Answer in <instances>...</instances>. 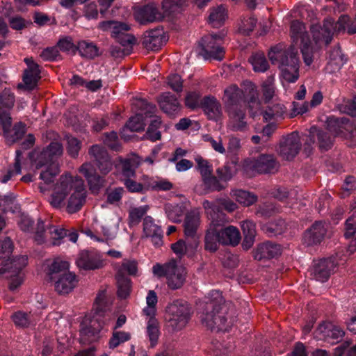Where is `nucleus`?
Instances as JSON below:
<instances>
[{"label": "nucleus", "instance_id": "25", "mask_svg": "<svg viewBox=\"0 0 356 356\" xmlns=\"http://www.w3.org/2000/svg\"><path fill=\"white\" fill-rule=\"evenodd\" d=\"M228 115L227 128L233 131H244L248 128L245 107L225 110Z\"/></svg>", "mask_w": 356, "mask_h": 356}, {"label": "nucleus", "instance_id": "55", "mask_svg": "<svg viewBox=\"0 0 356 356\" xmlns=\"http://www.w3.org/2000/svg\"><path fill=\"white\" fill-rule=\"evenodd\" d=\"M108 308V301L106 297V290H100L95 300L93 309L97 314H102Z\"/></svg>", "mask_w": 356, "mask_h": 356}, {"label": "nucleus", "instance_id": "43", "mask_svg": "<svg viewBox=\"0 0 356 356\" xmlns=\"http://www.w3.org/2000/svg\"><path fill=\"white\" fill-rule=\"evenodd\" d=\"M299 60H292L291 65H284L283 67L280 68L282 72V76L284 81L288 83H294L299 78Z\"/></svg>", "mask_w": 356, "mask_h": 356}, {"label": "nucleus", "instance_id": "58", "mask_svg": "<svg viewBox=\"0 0 356 356\" xmlns=\"http://www.w3.org/2000/svg\"><path fill=\"white\" fill-rule=\"evenodd\" d=\"M125 191L122 187H116L106 191V202L110 204L118 205L122 198Z\"/></svg>", "mask_w": 356, "mask_h": 356}, {"label": "nucleus", "instance_id": "49", "mask_svg": "<svg viewBox=\"0 0 356 356\" xmlns=\"http://www.w3.org/2000/svg\"><path fill=\"white\" fill-rule=\"evenodd\" d=\"M69 263L60 259H55L49 266V275L51 281L58 279L60 274L69 272Z\"/></svg>", "mask_w": 356, "mask_h": 356}, {"label": "nucleus", "instance_id": "34", "mask_svg": "<svg viewBox=\"0 0 356 356\" xmlns=\"http://www.w3.org/2000/svg\"><path fill=\"white\" fill-rule=\"evenodd\" d=\"M220 243L222 245H237L241 239L238 229L233 225H229L218 230Z\"/></svg>", "mask_w": 356, "mask_h": 356}, {"label": "nucleus", "instance_id": "42", "mask_svg": "<svg viewBox=\"0 0 356 356\" xmlns=\"http://www.w3.org/2000/svg\"><path fill=\"white\" fill-rule=\"evenodd\" d=\"M286 113V107L280 103L272 104L266 106L262 112V115L266 121L277 120L282 118Z\"/></svg>", "mask_w": 356, "mask_h": 356}, {"label": "nucleus", "instance_id": "44", "mask_svg": "<svg viewBox=\"0 0 356 356\" xmlns=\"http://www.w3.org/2000/svg\"><path fill=\"white\" fill-rule=\"evenodd\" d=\"M227 11L222 5L211 9L209 16V22L214 28L222 26L227 18Z\"/></svg>", "mask_w": 356, "mask_h": 356}, {"label": "nucleus", "instance_id": "4", "mask_svg": "<svg viewBox=\"0 0 356 356\" xmlns=\"http://www.w3.org/2000/svg\"><path fill=\"white\" fill-rule=\"evenodd\" d=\"M168 326L172 331H179L186 327L191 318V307L183 300H175L166 307Z\"/></svg>", "mask_w": 356, "mask_h": 356}, {"label": "nucleus", "instance_id": "19", "mask_svg": "<svg viewBox=\"0 0 356 356\" xmlns=\"http://www.w3.org/2000/svg\"><path fill=\"white\" fill-rule=\"evenodd\" d=\"M302 143L297 133L293 132L280 142L279 153L286 160L293 159L301 149Z\"/></svg>", "mask_w": 356, "mask_h": 356}, {"label": "nucleus", "instance_id": "46", "mask_svg": "<svg viewBox=\"0 0 356 356\" xmlns=\"http://www.w3.org/2000/svg\"><path fill=\"white\" fill-rule=\"evenodd\" d=\"M138 272V262L134 259H124L120 266L117 268L115 275L118 277H127L126 274L135 276Z\"/></svg>", "mask_w": 356, "mask_h": 356}, {"label": "nucleus", "instance_id": "9", "mask_svg": "<svg viewBox=\"0 0 356 356\" xmlns=\"http://www.w3.org/2000/svg\"><path fill=\"white\" fill-rule=\"evenodd\" d=\"M73 193L70 195L66 207L69 213L79 211L86 202L87 192L83 180L79 177H72Z\"/></svg>", "mask_w": 356, "mask_h": 356}, {"label": "nucleus", "instance_id": "48", "mask_svg": "<svg viewBox=\"0 0 356 356\" xmlns=\"http://www.w3.org/2000/svg\"><path fill=\"white\" fill-rule=\"evenodd\" d=\"M232 195L238 203L244 207L251 206L258 200L257 195L243 190L233 191Z\"/></svg>", "mask_w": 356, "mask_h": 356}, {"label": "nucleus", "instance_id": "27", "mask_svg": "<svg viewBox=\"0 0 356 356\" xmlns=\"http://www.w3.org/2000/svg\"><path fill=\"white\" fill-rule=\"evenodd\" d=\"M27 68L24 70L23 81L29 90H33L40 79V70L32 57L24 58Z\"/></svg>", "mask_w": 356, "mask_h": 356}, {"label": "nucleus", "instance_id": "61", "mask_svg": "<svg viewBox=\"0 0 356 356\" xmlns=\"http://www.w3.org/2000/svg\"><path fill=\"white\" fill-rule=\"evenodd\" d=\"M195 161L197 163V170L200 173L201 179L213 174V166L207 160L197 156Z\"/></svg>", "mask_w": 356, "mask_h": 356}, {"label": "nucleus", "instance_id": "60", "mask_svg": "<svg viewBox=\"0 0 356 356\" xmlns=\"http://www.w3.org/2000/svg\"><path fill=\"white\" fill-rule=\"evenodd\" d=\"M130 339L131 334L129 332L114 330L109 340V348L113 349L121 343L129 341Z\"/></svg>", "mask_w": 356, "mask_h": 356}, {"label": "nucleus", "instance_id": "32", "mask_svg": "<svg viewBox=\"0 0 356 356\" xmlns=\"http://www.w3.org/2000/svg\"><path fill=\"white\" fill-rule=\"evenodd\" d=\"M164 38L162 29L149 30L145 33L142 44L147 50L156 51L163 44Z\"/></svg>", "mask_w": 356, "mask_h": 356}, {"label": "nucleus", "instance_id": "6", "mask_svg": "<svg viewBox=\"0 0 356 356\" xmlns=\"http://www.w3.org/2000/svg\"><path fill=\"white\" fill-rule=\"evenodd\" d=\"M67 230L58 226L44 225V222L38 220L34 232V240L38 244L49 242L53 245H59L61 241L67 236Z\"/></svg>", "mask_w": 356, "mask_h": 356}, {"label": "nucleus", "instance_id": "5", "mask_svg": "<svg viewBox=\"0 0 356 356\" xmlns=\"http://www.w3.org/2000/svg\"><path fill=\"white\" fill-rule=\"evenodd\" d=\"M97 29L102 31H109L111 36L122 47H131L136 43V38L129 33V24L116 20H107L99 22Z\"/></svg>", "mask_w": 356, "mask_h": 356}, {"label": "nucleus", "instance_id": "45", "mask_svg": "<svg viewBox=\"0 0 356 356\" xmlns=\"http://www.w3.org/2000/svg\"><path fill=\"white\" fill-rule=\"evenodd\" d=\"M76 49L84 58L92 59L99 56L98 47L92 42L81 40L77 43Z\"/></svg>", "mask_w": 356, "mask_h": 356}, {"label": "nucleus", "instance_id": "29", "mask_svg": "<svg viewBox=\"0 0 356 356\" xmlns=\"http://www.w3.org/2000/svg\"><path fill=\"white\" fill-rule=\"evenodd\" d=\"M143 235L146 238H150L152 243L156 247L161 246L163 243L161 228L154 223L150 216H146L143 220Z\"/></svg>", "mask_w": 356, "mask_h": 356}, {"label": "nucleus", "instance_id": "51", "mask_svg": "<svg viewBox=\"0 0 356 356\" xmlns=\"http://www.w3.org/2000/svg\"><path fill=\"white\" fill-rule=\"evenodd\" d=\"M168 218L173 222H180L184 213V207L179 204H168L165 206Z\"/></svg>", "mask_w": 356, "mask_h": 356}, {"label": "nucleus", "instance_id": "36", "mask_svg": "<svg viewBox=\"0 0 356 356\" xmlns=\"http://www.w3.org/2000/svg\"><path fill=\"white\" fill-rule=\"evenodd\" d=\"M334 124L337 127V130H334L336 134H343L345 137L351 140V145H356V127L346 118H341L339 122V119L334 120Z\"/></svg>", "mask_w": 356, "mask_h": 356}, {"label": "nucleus", "instance_id": "12", "mask_svg": "<svg viewBox=\"0 0 356 356\" xmlns=\"http://www.w3.org/2000/svg\"><path fill=\"white\" fill-rule=\"evenodd\" d=\"M72 176L62 175L55 186L54 193L49 202L56 209H60L64 205L67 195L72 190Z\"/></svg>", "mask_w": 356, "mask_h": 356}, {"label": "nucleus", "instance_id": "21", "mask_svg": "<svg viewBox=\"0 0 356 356\" xmlns=\"http://www.w3.org/2000/svg\"><path fill=\"white\" fill-rule=\"evenodd\" d=\"M76 264L79 268L85 270L99 269L104 265V260L99 253L88 250H83L79 253Z\"/></svg>", "mask_w": 356, "mask_h": 356}, {"label": "nucleus", "instance_id": "23", "mask_svg": "<svg viewBox=\"0 0 356 356\" xmlns=\"http://www.w3.org/2000/svg\"><path fill=\"white\" fill-rule=\"evenodd\" d=\"M63 145L59 142H51L45 149H44L34 161V165L36 169H40L43 166L53 162L55 156H60L63 153Z\"/></svg>", "mask_w": 356, "mask_h": 356}, {"label": "nucleus", "instance_id": "62", "mask_svg": "<svg viewBox=\"0 0 356 356\" xmlns=\"http://www.w3.org/2000/svg\"><path fill=\"white\" fill-rule=\"evenodd\" d=\"M147 332L149 341H151V346H154L156 343L159 336V325L155 318H152L149 320L147 326Z\"/></svg>", "mask_w": 356, "mask_h": 356}, {"label": "nucleus", "instance_id": "54", "mask_svg": "<svg viewBox=\"0 0 356 356\" xmlns=\"http://www.w3.org/2000/svg\"><path fill=\"white\" fill-rule=\"evenodd\" d=\"M249 60L255 72H264L269 67L268 63L263 53H256Z\"/></svg>", "mask_w": 356, "mask_h": 356}, {"label": "nucleus", "instance_id": "8", "mask_svg": "<svg viewBox=\"0 0 356 356\" xmlns=\"http://www.w3.org/2000/svg\"><path fill=\"white\" fill-rule=\"evenodd\" d=\"M223 35L210 34L204 36L199 43V54L206 60H221L225 56V49L222 47Z\"/></svg>", "mask_w": 356, "mask_h": 356}, {"label": "nucleus", "instance_id": "18", "mask_svg": "<svg viewBox=\"0 0 356 356\" xmlns=\"http://www.w3.org/2000/svg\"><path fill=\"white\" fill-rule=\"evenodd\" d=\"M337 263L332 258H323L316 261L312 269V278L321 282H325L335 272Z\"/></svg>", "mask_w": 356, "mask_h": 356}, {"label": "nucleus", "instance_id": "37", "mask_svg": "<svg viewBox=\"0 0 356 356\" xmlns=\"http://www.w3.org/2000/svg\"><path fill=\"white\" fill-rule=\"evenodd\" d=\"M243 234L242 246L244 250H249L253 245L256 236V225L254 222L247 220L241 222Z\"/></svg>", "mask_w": 356, "mask_h": 356}, {"label": "nucleus", "instance_id": "56", "mask_svg": "<svg viewBox=\"0 0 356 356\" xmlns=\"http://www.w3.org/2000/svg\"><path fill=\"white\" fill-rule=\"evenodd\" d=\"M149 207L148 206H141L139 207L132 208L129 212V225L134 226L138 225L143 217L146 214Z\"/></svg>", "mask_w": 356, "mask_h": 356}, {"label": "nucleus", "instance_id": "17", "mask_svg": "<svg viewBox=\"0 0 356 356\" xmlns=\"http://www.w3.org/2000/svg\"><path fill=\"white\" fill-rule=\"evenodd\" d=\"M201 223V213L200 209L195 208L187 212L184 221V235L187 239L193 240L191 245L197 246V229Z\"/></svg>", "mask_w": 356, "mask_h": 356}, {"label": "nucleus", "instance_id": "30", "mask_svg": "<svg viewBox=\"0 0 356 356\" xmlns=\"http://www.w3.org/2000/svg\"><path fill=\"white\" fill-rule=\"evenodd\" d=\"M281 252L280 245L267 241L257 246L254 252V258L258 261L270 259L278 257Z\"/></svg>", "mask_w": 356, "mask_h": 356}, {"label": "nucleus", "instance_id": "63", "mask_svg": "<svg viewBox=\"0 0 356 356\" xmlns=\"http://www.w3.org/2000/svg\"><path fill=\"white\" fill-rule=\"evenodd\" d=\"M145 124L142 114H136L129 118L125 127L131 131H140L145 129Z\"/></svg>", "mask_w": 356, "mask_h": 356}, {"label": "nucleus", "instance_id": "59", "mask_svg": "<svg viewBox=\"0 0 356 356\" xmlns=\"http://www.w3.org/2000/svg\"><path fill=\"white\" fill-rule=\"evenodd\" d=\"M22 154V152L20 150L16 151V157L15 159V163H14V169L13 170H8L6 174H5L3 176H2L0 178V181L3 184H6L9 180L11 179V178L14 175H19L22 172L21 169V164H20V156Z\"/></svg>", "mask_w": 356, "mask_h": 356}, {"label": "nucleus", "instance_id": "7", "mask_svg": "<svg viewBox=\"0 0 356 356\" xmlns=\"http://www.w3.org/2000/svg\"><path fill=\"white\" fill-rule=\"evenodd\" d=\"M291 37L295 42L300 40V48L304 62L307 65H310L313 62V48L305 24L298 20L292 21Z\"/></svg>", "mask_w": 356, "mask_h": 356}, {"label": "nucleus", "instance_id": "14", "mask_svg": "<svg viewBox=\"0 0 356 356\" xmlns=\"http://www.w3.org/2000/svg\"><path fill=\"white\" fill-rule=\"evenodd\" d=\"M79 171L86 179L89 189L92 193H99L100 189L102 188L106 183L104 178L105 175L98 174L95 168L90 162L83 163L79 167Z\"/></svg>", "mask_w": 356, "mask_h": 356}, {"label": "nucleus", "instance_id": "35", "mask_svg": "<svg viewBox=\"0 0 356 356\" xmlns=\"http://www.w3.org/2000/svg\"><path fill=\"white\" fill-rule=\"evenodd\" d=\"M123 184L129 193L145 194L148 191V175H143L138 181L133 177L124 178Z\"/></svg>", "mask_w": 356, "mask_h": 356}, {"label": "nucleus", "instance_id": "10", "mask_svg": "<svg viewBox=\"0 0 356 356\" xmlns=\"http://www.w3.org/2000/svg\"><path fill=\"white\" fill-rule=\"evenodd\" d=\"M88 154L102 175H108L113 167L111 157L107 150L100 145H93L88 149Z\"/></svg>", "mask_w": 356, "mask_h": 356}, {"label": "nucleus", "instance_id": "64", "mask_svg": "<svg viewBox=\"0 0 356 356\" xmlns=\"http://www.w3.org/2000/svg\"><path fill=\"white\" fill-rule=\"evenodd\" d=\"M15 95L10 89L6 88L0 95V109H10L15 104Z\"/></svg>", "mask_w": 356, "mask_h": 356}, {"label": "nucleus", "instance_id": "13", "mask_svg": "<svg viewBox=\"0 0 356 356\" xmlns=\"http://www.w3.org/2000/svg\"><path fill=\"white\" fill-rule=\"evenodd\" d=\"M335 29L334 21L331 18L324 19L323 25L313 24L311 26V32L316 44L318 46L323 44L328 45L333 38Z\"/></svg>", "mask_w": 356, "mask_h": 356}, {"label": "nucleus", "instance_id": "39", "mask_svg": "<svg viewBox=\"0 0 356 356\" xmlns=\"http://www.w3.org/2000/svg\"><path fill=\"white\" fill-rule=\"evenodd\" d=\"M28 257L26 255L19 256L0 267V275L6 273L19 275L21 270L26 266Z\"/></svg>", "mask_w": 356, "mask_h": 356}, {"label": "nucleus", "instance_id": "20", "mask_svg": "<svg viewBox=\"0 0 356 356\" xmlns=\"http://www.w3.org/2000/svg\"><path fill=\"white\" fill-rule=\"evenodd\" d=\"M334 119H330L328 122V130L316 129L314 131L310 132L311 138L310 140L314 143L316 140L319 148L321 150H327L331 148L333 142V136L337 135L334 133V130H337L335 128L336 124L334 122Z\"/></svg>", "mask_w": 356, "mask_h": 356}, {"label": "nucleus", "instance_id": "2", "mask_svg": "<svg viewBox=\"0 0 356 356\" xmlns=\"http://www.w3.org/2000/svg\"><path fill=\"white\" fill-rule=\"evenodd\" d=\"M152 273L159 278L165 277L166 284L171 290L182 288L187 277L186 268L179 265L175 259L163 264L156 263L152 267Z\"/></svg>", "mask_w": 356, "mask_h": 356}, {"label": "nucleus", "instance_id": "53", "mask_svg": "<svg viewBox=\"0 0 356 356\" xmlns=\"http://www.w3.org/2000/svg\"><path fill=\"white\" fill-rule=\"evenodd\" d=\"M25 125L22 122L15 124L12 129H9L8 132L4 133L8 144H13L20 139L25 134Z\"/></svg>", "mask_w": 356, "mask_h": 356}, {"label": "nucleus", "instance_id": "41", "mask_svg": "<svg viewBox=\"0 0 356 356\" xmlns=\"http://www.w3.org/2000/svg\"><path fill=\"white\" fill-rule=\"evenodd\" d=\"M96 323L92 321L88 326L83 327L80 331V342L88 344L95 342L99 338V326H95Z\"/></svg>", "mask_w": 356, "mask_h": 356}, {"label": "nucleus", "instance_id": "28", "mask_svg": "<svg viewBox=\"0 0 356 356\" xmlns=\"http://www.w3.org/2000/svg\"><path fill=\"white\" fill-rule=\"evenodd\" d=\"M54 282L55 290L59 294H67L71 292L77 285L78 279L76 275L72 272H64L60 274Z\"/></svg>", "mask_w": 356, "mask_h": 356}, {"label": "nucleus", "instance_id": "52", "mask_svg": "<svg viewBox=\"0 0 356 356\" xmlns=\"http://www.w3.org/2000/svg\"><path fill=\"white\" fill-rule=\"evenodd\" d=\"M204 186V191L200 192L208 193L213 191H220L225 186L220 182L219 179L213 175V174L202 179Z\"/></svg>", "mask_w": 356, "mask_h": 356}, {"label": "nucleus", "instance_id": "11", "mask_svg": "<svg viewBox=\"0 0 356 356\" xmlns=\"http://www.w3.org/2000/svg\"><path fill=\"white\" fill-rule=\"evenodd\" d=\"M247 168L260 174L274 173L278 170V163L273 155L261 154L256 158L245 160Z\"/></svg>", "mask_w": 356, "mask_h": 356}, {"label": "nucleus", "instance_id": "57", "mask_svg": "<svg viewBox=\"0 0 356 356\" xmlns=\"http://www.w3.org/2000/svg\"><path fill=\"white\" fill-rule=\"evenodd\" d=\"M161 124L160 118L156 117L149 125L145 137L151 141H156L161 138V132L158 131Z\"/></svg>", "mask_w": 356, "mask_h": 356}, {"label": "nucleus", "instance_id": "26", "mask_svg": "<svg viewBox=\"0 0 356 356\" xmlns=\"http://www.w3.org/2000/svg\"><path fill=\"white\" fill-rule=\"evenodd\" d=\"M200 107L210 120L218 121L222 115L220 102L213 96H205L200 101Z\"/></svg>", "mask_w": 356, "mask_h": 356}, {"label": "nucleus", "instance_id": "47", "mask_svg": "<svg viewBox=\"0 0 356 356\" xmlns=\"http://www.w3.org/2000/svg\"><path fill=\"white\" fill-rule=\"evenodd\" d=\"M117 284V295L120 299L127 298L131 291V281L128 277L115 275Z\"/></svg>", "mask_w": 356, "mask_h": 356}, {"label": "nucleus", "instance_id": "1", "mask_svg": "<svg viewBox=\"0 0 356 356\" xmlns=\"http://www.w3.org/2000/svg\"><path fill=\"white\" fill-rule=\"evenodd\" d=\"M204 305L202 321L209 328L215 327L219 330L227 331L233 324V320L228 316L230 304H227L219 291H212L207 298Z\"/></svg>", "mask_w": 356, "mask_h": 356}, {"label": "nucleus", "instance_id": "3", "mask_svg": "<svg viewBox=\"0 0 356 356\" xmlns=\"http://www.w3.org/2000/svg\"><path fill=\"white\" fill-rule=\"evenodd\" d=\"M202 206L207 216H210L211 222L204 237V248L211 252H216L220 243V234L217 227L221 226L220 222L225 218V215L219 213L218 207L212 202L204 200Z\"/></svg>", "mask_w": 356, "mask_h": 356}, {"label": "nucleus", "instance_id": "22", "mask_svg": "<svg viewBox=\"0 0 356 356\" xmlns=\"http://www.w3.org/2000/svg\"><path fill=\"white\" fill-rule=\"evenodd\" d=\"M222 102L225 110L245 107L243 92L235 84L225 89Z\"/></svg>", "mask_w": 356, "mask_h": 356}, {"label": "nucleus", "instance_id": "50", "mask_svg": "<svg viewBox=\"0 0 356 356\" xmlns=\"http://www.w3.org/2000/svg\"><path fill=\"white\" fill-rule=\"evenodd\" d=\"M172 188V183L165 179L148 176V191H168Z\"/></svg>", "mask_w": 356, "mask_h": 356}, {"label": "nucleus", "instance_id": "31", "mask_svg": "<svg viewBox=\"0 0 356 356\" xmlns=\"http://www.w3.org/2000/svg\"><path fill=\"white\" fill-rule=\"evenodd\" d=\"M136 15L137 19L142 24L159 21L163 18L158 6L154 3H148L139 8Z\"/></svg>", "mask_w": 356, "mask_h": 356}, {"label": "nucleus", "instance_id": "38", "mask_svg": "<svg viewBox=\"0 0 356 356\" xmlns=\"http://www.w3.org/2000/svg\"><path fill=\"white\" fill-rule=\"evenodd\" d=\"M28 257L26 255L19 256L0 267V275L6 273L19 275L21 270L26 266Z\"/></svg>", "mask_w": 356, "mask_h": 356}, {"label": "nucleus", "instance_id": "33", "mask_svg": "<svg viewBox=\"0 0 356 356\" xmlns=\"http://www.w3.org/2000/svg\"><path fill=\"white\" fill-rule=\"evenodd\" d=\"M161 109L169 115H174L179 108V103L175 95L170 92H163L158 97Z\"/></svg>", "mask_w": 356, "mask_h": 356}, {"label": "nucleus", "instance_id": "15", "mask_svg": "<svg viewBox=\"0 0 356 356\" xmlns=\"http://www.w3.org/2000/svg\"><path fill=\"white\" fill-rule=\"evenodd\" d=\"M268 58L273 65H277L279 68L284 65H291L292 60H299L298 51L291 46L287 49H284L281 44L276 45L270 49L268 52Z\"/></svg>", "mask_w": 356, "mask_h": 356}, {"label": "nucleus", "instance_id": "16", "mask_svg": "<svg viewBox=\"0 0 356 356\" xmlns=\"http://www.w3.org/2000/svg\"><path fill=\"white\" fill-rule=\"evenodd\" d=\"M344 331L331 322H323L318 325L314 332V338L335 343L344 336Z\"/></svg>", "mask_w": 356, "mask_h": 356}, {"label": "nucleus", "instance_id": "24", "mask_svg": "<svg viewBox=\"0 0 356 356\" xmlns=\"http://www.w3.org/2000/svg\"><path fill=\"white\" fill-rule=\"evenodd\" d=\"M327 225L323 221H316L304 234L303 240L307 245L320 243L325 238Z\"/></svg>", "mask_w": 356, "mask_h": 356}, {"label": "nucleus", "instance_id": "40", "mask_svg": "<svg viewBox=\"0 0 356 356\" xmlns=\"http://www.w3.org/2000/svg\"><path fill=\"white\" fill-rule=\"evenodd\" d=\"M142 162V159L134 156L127 159H120V163L122 165V173L125 178L134 177L136 176V170Z\"/></svg>", "mask_w": 356, "mask_h": 356}]
</instances>
